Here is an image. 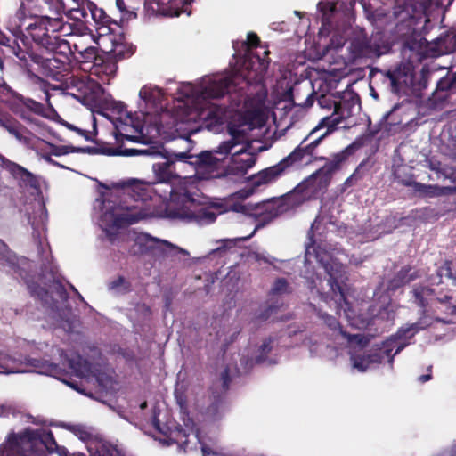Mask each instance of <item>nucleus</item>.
I'll list each match as a JSON object with an SVG mask.
<instances>
[{
  "label": "nucleus",
  "mask_w": 456,
  "mask_h": 456,
  "mask_svg": "<svg viewBox=\"0 0 456 456\" xmlns=\"http://www.w3.org/2000/svg\"><path fill=\"white\" fill-rule=\"evenodd\" d=\"M346 258L345 254H338V256H329L327 259L321 258L320 264L322 265L328 279L322 280L314 273L305 272V278L311 293L316 294L321 301L327 304L330 307H334L337 314H340L343 311L348 321L354 324L356 312L351 307L347 301V288L346 281L347 280L346 266L343 260Z\"/></svg>",
  "instance_id": "6"
},
{
  "label": "nucleus",
  "mask_w": 456,
  "mask_h": 456,
  "mask_svg": "<svg viewBox=\"0 0 456 456\" xmlns=\"http://www.w3.org/2000/svg\"><path fill=\"white\" fill-rule=\"evenodd\" d=\"M308 138H305L302 142L286 158L278 164L267 167L258 174L255 175L251 179V183L255 187L267 185L275 182L281 177L288 167L291 165L305 161L309 162L314 155V151L318 146V139H313L309 143H305Z\"/></svg>",
  "instance_id": "15"
},
{
  "label": "nucleus",
  "mask_w": 456,
  "mask_h": 456,
  "mask_svg": "<svg viewBox=\"0 0 456 456\" xmlns=\"http://www.w3.org/2000/svg\"><path fill=\"white\" fill-rule=\"evenodd\" d=\"M308 138H305L302 142L286 158L278 164L267 167L258 174L255 175L251 179V183L255 187L267 185L275 182L281 177L288 167L291 165L305 161L309 162L314 155V151L318 146V139H313L309 143H305Z\"/></svg>",
  "instance_id": "16"
},
{
  "label": "nucleus",
  "mask_w": 456,
  "mask_h": 456,
  "mask_svg": "<svg viewBox=\"0 0 456 456\" xmlns=\"http://www.w3.org/2000/svg\"><path fill=\"white\" fill-rule=\"evenodd\" d=\"M112 108L113 111L118 114V117L111 119L117 138L122 137L131 142L147 144L160 135L161 131L157 121L145 123L137 113L134 118L127 112L126 105L120 102H114Z\"/></svg>",
  "instance_id": "10"
},
{
  "label": "nucleus",
  "mask_w": 456,
  "mask_h": 456,
  "mask_svg": "<svg viewBox=\"0 0 456 456\" xmlns=\"http://www.w3.org/2000/svg\"><path fill=\"white\" fill-rule=\"evenodd\" d=\"M54 5V9L56 13L64 12L68 18L76 20V21H85L87 22V19L89 17L88 8L86 4L71 6V4L68 2H63L62 0H51Z\"/></svg>",
  "instance_id": "27"
},
{
  "label": "nucleus",
  "mask_w": 456,
  "mask_h": 456,
  "mask_svg": "<svg viewBox=\"0 0 456 456\" xmlns=\"http://www.w3.org/2000/svg\"><path fill=\"white\" fill-rule=\"evenodd\" d=\"M63 427L71 431L78 439L83 441L86 444V449L88 448L89 442L99 436V435L94 434L90 428L81 424H64Z\"/></svg>",
  "instance_id": "35"
},
{
  "label": "nucleus",
  "mask_w": 456,
  "mask_h": 456,
  "mask_svg": "<svg viewBox=\"0 0 456 456\" xmlns=\"http://www.w3.org/2000/svg\"><path fill=\"white\" fill-rule=\"evenodd\" d=\"M16 15L24 24L28 19L31 20L28 23L26 29L37 45L50 52L69 50L68 41L61 37L74 33L72 24L63 21L62 18L59 16L33 15L24 3L20 4Z\"/></svg>",
  "instance_id": "7"
},
{
  "label": "nucleus",
  "mask_w": 456,
  "mask_h": 456,
  "mask_svg": "<svg viewBox=\"0 0 456 456\" xmlns=\"http://www.w3.org/2000/svg\"><path fill=\"white\" fill-rule=\"evenodd\" d=\"M412 294L414 302L423 308V316L417 322L426 319L429 323L425 328L433 325V321L445 324L452 323V320L447 316L456 317V304L452 302V297H435L434 290L422 285L415 286Z\"/></svg>",
  "instance_id": "14"
},
{
  "label": "nucleus",
  "mask_w": 456,
  "mask_h": 456,
  "mask_svg": "<svg viewBox=\"0 0 456 456\" xmlns=\"http://www.w3.org/2000/svg\"><path fill=\"white\" fill-rule=\"evenodd\" d=\"M250 257L257 262L264 261L265 263L272 264V257L262 252H252Z\"/></svg>",
  "instance_id": "54"
},
{
  "label": "nucleus",
  "mask_w": 456,
  "mask_h": 456,
  "mask_svg": "<svg viewBox=\"0 0 456 456\" xmlns=\"http://www.w3.org/2000/svg\"><path fill=\"white\" fill-rule=\"evenodd\" d=\"M314 311L329 329V336L334 343V347L354 346L349 352L350 361L352 367L360 372L377 367L386 358L392 367L394 356L407 346L406 340L411 338L429 324L426 319H422L419 322L406 324L395 335L391 336L380 345H376L375 347L366 350L367 339L362 335H349L342 330L335 317L322 310H317L315 307Z\"/></svg>",
  "instance_id": "4"
},
{
  "label": "nucleus",
  "mask_w": 456,
  "mask_h": 456,
  "mask_svg": "<svg viewBox=\"0 0 456 456\" xmlns=\"http://www.w3.org/2000/svg\"><path fill=\"white\" fill-rule=\"evenodd\" d=\"M259 42L258 37L254 33H248L247 38V45L250 46L256 45Z\"/></svg>",
  "instance_id": "59"
},
{
  "label": "nucleus",
  "mask_w": 456,
  "mask_h": 456,
  "mask_svg": "<svg viewBox=\"0 0 456 456\" xmlns=\"http://www.w3.org/2000/svg\"><path fill=\"white\" fill-rule=\"evenodd\" d=\"M430 169L435 171L436 174V179L438 180H451L452 182H456V167H448L446 165H442L440 162L434 163L431 162Z\"/></svg>",
  "instance_id": "38"
},
{
  "label": "nucleus",
  "mask_w": 456,
  "mask_h": 456,
  "mask_svg": "<svg viewBox=\"0 0 456 456\" xmlns=\"http://www.w3.org/2000/svg\"><path fill=\"white\" fill-rule=\"evenodd\" d=\"M317 10L321 13L322 22L320 32H328L331 28L332 19L337 11L336 4L330 1H320L317 4Z\"/></svg>",
  "instance_id": "34"
},
{
  "label": "nucleus",
  "mask_w": 456,
  "mask_h": 456,
  "mask_svg": "<svg viewBox=\"0 0 456 456\" xmlns=\"http://www.w3.org/2000/svg\"><path fill=\"white\" fill-rule=\"evenodd\" d=\"M28 219L33 230V237L37 243L38 253L47 261L49 245L47 242H44L46 223L48 221V213L45 207L43 204H37V206L34 208L32 215H29Z\"/></svg>",
  "instance_id": "21"
},
{
  "label": "nucleus",
  "mask_w": 456,
  "mask_h": 456,
  "mask_svg": "<svg viewBox=\"0 0 456 456\" xmlns=\"http://www.w3.org/2000/svg\"><path fill=\"white\" fill-rule=\"evenodd\" d=\"M456 88V72L447 73L446 76L442 77L436 85L437 91H449Z\"/></svg>",
  "instance_id": "43"
},
{
  "label": "nucleus",
  "mask_w": 456,
  "mask_h": 456,
  "mask_svg": "<svg viewBox=\"0 0 456 456\" xmlns=\"http://www.w3.org/2000/svg\"><path fill=\"white\" fill-rule=\"evenodd\" d=\"M7 170L17 179L21 186L37 189L39 186L37 177L23 167L11 162H5Z\"/></svg>",
  "instance_id": "30"
},
{
  "label": "nucleus",
  "mask_w": 456,
  "mask_h": 456,
  "mask_svg": "<svg viewBox=\"0 0 456 456\" xmlns=\"http://www.w3.org/2000/svg\"><path fill=\"white\" fill-rule=\"evenodd\" d=\"M314 93L313 91L308 93L306 99L302 102H297V104L305 108L311 107L314 104Z\"/></svg>",
  "instance_id": "58"
},
{
  "label": "nucleus",
  "mask_w": 456,
  "mask_h": 456,
  "mask_svg": "<svg viewBox=\"0 0 456 456\" xmlns=\"http://www.w3.org/2000/svg\"><path fill=\"white\" fill-rule=\"evenodd\" d=\"M108 288L114 293H125L129 289V282L124 277H118L111 281Z\"/></svg>",
  "instance_id": "46"
},
{
  "label": "nucleus",
  "mask_w": 456,
  "mask_h": 456,
  "mask_svg": "<svg viewBox=\"0 0 456 456\" xmlns=\"http://www.w3.org/2000/svg\"><path fill=\"white\" fill-rule=\"evenodd\" d=\"M40 447L58 456H69L70 452L64 446L58 445L53 433L43 428H26L20 435H11L0 445V456H29V452Z\"/></svg>",
  "instance_id": "8"
},
{
  "label": "nucleus",
  "mask_w": 456,
  "mask_h": 456,
  "mask_svg": "<svg viewBox=\"0 0 456 456\" xmlns=\"http://www.w3.org/2000/svg\"><path fill=\"white\" fill-rule=\"evenodd\" d=\"M334 112L332 115L323 118L319 125L311 131L306 138L313 137L321 129L326 128V131L318 135V145L321 141L330 134L338 126L349 118L356 110L360 109L359 99L356 96L349 95L348 98L343 97L338 103L334 102Z\"/></svg>",
  "instance_id": "19"
},
{
  "label": "nucleus",
  "mask_w": 456,
  "mask_h": 456,
  "mask_svg": "<svg viewBox=\"0 0 456 456\" xmlns=\"http://www.w3.org/2000/svg\"><path fill=\"white\" fill-rule=\"evenodd\" d=\"M0 126L20 142H28V139L24 135L25 128L10 115L0 112Z\"/></svg>",
  "instance_id": "32"
},
{
  "label": "nucleus",
  "mask_w": 456,
  "mask_h": 456,
  "mask_svg": "<svg viewBox=\"0 0 456 456\" xmlns=\"http://www.w3.org/2000/svg\"><path fill=\"white\" fill-rule=\"evenodd\" d=\"M47 289L39 288L33 290L49 309L48 315L53 320V324L70 331L74 328L75 315L68 305V294L62 283L52 273Z\"/></svg>",
  "instance_id": "12"
},
{
  "label": "nucleus",
  "mask_w": 456,
  "mask_h": 456,
  "mask_svg": "<svg viewBox=\"0 0 456 456\" xmlns=\"http://www.w3.org/2000/svg\"><path fill=\"white\" fill-rule=\"evenodd\" d=\"M395 315L394 305L391 304L382 307L378 314V317L386 320V321H392L394 320Z\"/></svg>",
  "instance_id": "49"
},
{
  "label": "nucleus",
  "mask_w": 456,
  "mask_h": 456,
  "mask_svg": "<svg viewBox=\"0 0 456 456\" xmlns=\"http://www.w3.org/2000/svg\"><path fill=\"white\" fill-rule=\"evenodd\" d=\"M17 103H20L35 114L44 115L45 113V106L42 103L22 94H20Z\"/></svg>",
  "instance_id": "42"
},
{
  "label": "nucleus",
  "mask_w": 456,
  "mask_h": 456,
  "mask_svg": "<svg viewBox=\"0 0 456 456\" xmlns=\"http://www.w3.org/2000/svg\"><path fill=\"white\" fill-rule=\"evenodd\" d=\"M395 175L403 184L412 187L416 192L422 196L431 198L436 197L444 194L447 191L450 190L448 187H440L438 185H429L416 182L411 176L401 179L399 171H395Z\"/></svg>",
  "instance_id": "28"
},
{
  "label": "nucleus",
  "mask_w": 456,
  "mask_h": 456,
  "mask_svg": "<svg viewBox=\"0 0 456 456\" xmlns=\"http://www.w3.org/2000/svg\"><path fill=\"white\" fill-rule=\"evenodd\" d=\"M166 216L171 219L195 222L200 225L213 223L216 214L212 207H202L191 196L184 192L170 191V200L166 207Z\"/></svg>",
  "instance_id": "13"
},
{
  "label": "nucleus",
  "mask_w": 456,
  "mask_h": 456,
  "mask_svg": "<svg viewBox=\"0 0 456 456\" xmlns=\"http://www.w3.org/2000/svg\"><path fill=\"white\" fill-rule=\"evenodd\" d=\"M328 98L324 95H322L319 99H318V104L320 105V107L322 108H325L327 107V103H328Z\"/></svg>",
  "instance_id": "64"
},
{
  "label": "nucleus",
  "mask_w": 456,
  "mask_h": 456,
  "mask_svg": "<svg viewBox=\"0 0 456 456\" xmlns=\"http://www.w3.org/2000/svg\"><path fill=\"white\" fill-rule=\"evenodd\" d=\"M290 288L287 281L283 278L277 279L273 283V286L271 289V294L273 296H281L284 294L290 293Z\"/></svg>",
  "instance_id": "47"
},
{
  "label": "nucleus",
  "mask_w": 456,
  "mask_h": 456,
  "mask_svg": "<svg viewBox=\"0 0 456 456\" xmlns=\"http://www.w3.org/2000/svg\"><path fill=\"white\" fill-rule=\"evenodd\" d=\"M89 456H123L118 446L99 436L89 442Z\"/></svg>",
  "instance_id": "26"
},
{
  "label": "nucleus",
  "mask_w": 456,
  "mask_h": 456,
  "mask_svg": "<svg viewBox=\"0 0 456 456\" xmlns=\"http://www.w3.org/2000/svg\"><path fill=\"white\" fill-rule=\"evenodd\" d=\"M232 372V370L231 367H227L222 373H221V379L223 381V387L226 389L228 387L229 382H230V373Z\"/></svg>",
  "instance_id": "57"
},
{
  "label": "nucleus",
  "mask_w": 456,
  "mask_h": 456,
  "mask_svg": "<svg viewBox=\"0 0 456 456\" xmlns=\"http://www.w3.org/2000/svg\"><path fill=\"white\" fill-rule=\"evenodd\" d=\"M311 249L314 250V248L311 246H306L305 248V265H309L311 263L310 256L312 255Z\"/></svg>",
  "instance_id": "63"
},
{
  "label": "nucleus",
  "mask_w": 456,
  "mask_h": 456,
  "mask_svg": "<svg viewBox=\"0 0 456 456\" xmlns=\"http://www.w3.org/2000/svg\"><path fill=\"white\" fill-rule=\"evenodd\" d=\"M151 153L152 152L149 148L143 150L125 149L120 152V154L124 156L150 155Z\"/></svg>",
  "instance_id": "53"
},
{
  "label": "nucleus",
  "mask_w": 456,
  "mask_h": 456,
  "mask_svg": "<svg viewBox=\"0 0 456 456\" xmlns=\"http://www.w3.org/2000/svg\"><path fill=\"white\" fill-rule=\"evenodd\" d=\"M438 456H456V443L450 448L443 451Z\"/></svg>",
  "instance_id": "60"
},
{
  "label": "nucleus",
  "mask_w": 456,
  "mask_h": 456,
  "mask_svg": "<svg viewBox=\"0 0 456 456\" xmlns=\"http://www.w3.org/2000/svg\"><path fill=\"white\" fill-rule=\"evenodd\" d=\"M26 82L28 86L32 92L39 90L43 94V97L38 96L41 100H45L49 107L50 103V94H49V83L40 77L38 75L34 73L29 68L24 71Z\"/></svg>",
  "instance_id": "31"
},
{
  "label": "nucleus",
  "mask_w": 456,
  "mask_h": 456,
  "mask_svg": "<svg viewBox=\"0 0 456 456\" xmlns=\"http://www.w3.org/2000/svg\"><path fill=\"white\" fill-rule=\"evenodd\" d=\"M116 5L120 12H126L129 13V15H134V17L136 16L135 13L132 10H129V8H131L133 10L135 8L131 7V6L127 7L125 3V0H116Z\"/></svg>",
  "instance_id": "55"
},
{
  "label": "nucleus",
  "mask_w": 456,
  "mask_h": 456,
  "mask_svg": "<svg viewBox=\"0 0 456 456\" xmlns=\"http://www.w3.org/2000/svg\"><path fill=\"white\" fill-rule=\"evenodd\" d=\"M88 13L96 24H105L108 22L109 17L104 13L102 9H99L94 3L87 4Z\"/></svg>",
  "instance_id": "45"
},
{
  "label": "nucleus",
  "mask_w": 456,
  "mask_h": 456,
  "mask_svg": "<svg viewBox=\"0 0 456 456\" xmlns=\"http://www.w3.org/2000/svg\"><path fill=\"white\" fill-rule=\"evenodd\" d=\"M348 156V149L335 154L322 168L313 175V179L318 183L320 187H326L333 175L338 170L342 163Z\"/></svg>",
  "instance_id": "25"
},
{
  "label": "nucleus",
  "mask_w": 456,
  "mask_h": 456,
  "mask_svg": "<svg viewBox=\"0 0 456 456\" xmlns=\"http://www.w3.org/2000/svg\"><path fill=\"white\" fill-rule=\"evenodd\" d=\"M356 179H357V170L345 181L344 186L345 187L352 186L354 181Z\"/></svg>",
  "instance_id": "61"
},
{
  "label": "nucleus",
  "mask_w": 456,
  "mask_h": 456,
  "mask_svg": "<svg viewBox=\"0 0 456 456\" xmlns=\"http://www.w3.org/2000/svg\"><path fill=\"white\" fill-rule=\"evenodd\" d=\"M14 413V408L11 404H0V417H7Z\"/></svg>",
  "instance_id": "56"
},
{
  "label": "nucleus",
  "mask_w": 456,
  "mask_h": 456,
  "mask_svg": "<svg viewBox=\"0 0 456 456\" xmlns=\"http://www.w3.org/2000/svg\"><path fill=\"white\" fill-rule=\"evenodd\" d=\"M19 93L12 90L3 78L0 77V102L12 105L18 102Z\"/></svg>",
  "instance_id": "39"
},
{
  "label": "nucleus",
  "mask_w": 456,
  "mask_h": 456,
  "mask_svg": "<svg viewBox=\"0 0 456 456\" xmlns=\"http://www.w3.org/2000/svg\"><path fill=\"white\" fill-rule=\"evenodd\" d=\"M268 66L267 60L249 52L245 55L239 73L229 75L239 77L236 90L232 88V91H240V99L233 108L237 117L227 126L230 138L225 142L232 145L230 163L226 166L227 175H244L256 163V156L249 151L251 146L248 134L264 123V95L259 94V90Z\"/></svg>",
  "instance_id": "2"
},
{
  "label": "nucleus",
  "mask_w": 456,
  "mask_h": 456,
  "mask_svg": "<svg viewBox=\"0 0 456 456\" xmlns=\"http://www.w3.org/2000/svg\"><path fill=\"white\" fill-rule=\"evenodd\" d=\"M75 151L74 147L61 145V146H53L52 145V154L54 156H61L69 154V152Z\"/></svg>",
  "instance_id": "52"
},
{
  "label": "nucleus",
  "mask_w": 456,
  "mask_h": 456,
  "mask_svg": "<svg viewBox=\"0 0 456 456\" xmlns=\"http://www.w3.org/2000/svg\"><path fill=\"white\" fill-rule=\"evenodd\" d=\"M134 245L130 248L132 255L149 254L157 257H174L178 255L188 256L187 250L145 232L134 233Z\"/></svg>",
  "instance_id": "18"
},
{
  "label": "nucleus",
  "mask_w": 456,
  "mask_h": 456,
  "mask_svg": "<svg viewBox=\"0 0 456 456\" xmlns=\"http://www.w3.org/2000/svg\"><path fill=\"white\" fill-rule=\"evenodd\" d=\"M158 5V12L164 16H179L183 12L188 15V7L192 0H153Z\"/></svg>",
  "instance_id": "29"
},
{
  "label": "nucleus",
  "mask_w": 456,
  "mask_h": 456,
  "mask_svg": "<svg viewBox=\"0 0 456 456\" xmlns=\"http://www.w3.org/2000/svg\"><path fill=\"white\" fill-rule=\"evenodd\" d=\"M411 272V269H402L397 275L390 282V288L392 289H395L406 283H409L410 281L415 280L418 275L416 272Z\"/></svg>",
  "instance_id": "40"
},
{
  "label": "nucleus",
  "mask_w": 456,
  "mask_h": 456,
  "mask_svg": "<svg viewBox=\"0 0 456 456\" xmlns=\"http://www.w3.org/2000/svg\"><path fill=\"white\" fill-rule=\"evenodd\" d=\"M152 423L154 428L165 436L163 442L167 445L176 444L180 450L186 452L196 449L200 444L202 456H233L223 448L202 443L198 429L195 428L193 421L190 419L184 420L185 428L175 422H168L161 426L156 412H154Z\"/></svg>",
  "instance_id": "9"
},
{
  "label": "nucleus",
  "mask_w": 456,
  "mask_h": 456,
  "mask_svg": "<svg viewBox=\"0 0 456 456\" xmlns=\"http://www.w3.org/2000/svg\"><path fill=\"white\" fill-rule=\"evenodd\" d=\"M43 158L49 164H52V165H54V166H58V167H62V168H66L63 165L59 164L56 161H54L50 155H44Z\"/></svg>",
  "instance_id": "62"
},
{
  "label": "nucleus",
  "mask_w": 456,
  "mask_h": 456,
  "mask_svg": "<svg viewBox=\"0 0 456 456\" xmlns=\"http://www.w3.org/2000/svg\"><path fill=\"white\" fill-rule=\"evenodd\" d=\"M116 67L111 62H94L91 68V74L95 75L102 83H108L111 76L114 75Z\"/></svg>",
  "instance_id": "36"
},
{
  "label": "nucleus",
  "mask_w": 456,
  "mask_h": 456,
  "mask_svg": "<svg viewBox=\"0 0 456 456\" xmlns=\"http://www.w3.org/2000/svg\"><path fill=\"white\" fill-rule=\"evenodd\" d=\"M346 43V39L342 35L334 34L330 39L329 47L336 51L341 49Z\"/></svg>",
  "instance_id": "51"
},
{
  "label": "nucleus",
  "mask_w": 456,
  "mask_h": 456,
  "mask_svg": "<svg viewBox=\"0 0 456 456\" xmlns=\"http://www.w3.org/2000/svg\"><path fill=\"white\" fill-rule=\"evenodd\" d=\"M176 154H181V151H170L164 161L153 164L152 170L159 182L167 183L172 178L178 176L177 165H183L184 161L178 159Z\"/></svg>",
  "instance_id": "24"
},
{
  "label": "nucleus",
  "mask_w": 456,
  "mask_h": 456,
  "mask_svg": "<svg viewBox=\"0 0 456 456\" xmlns=\"http://www.w3.org/2000/svg\"><path fill=\"white\" fill-rule=\"evenodd\" d=\"M294 198V194H289L286 197L274 198L258 203L256 206L254 215L261 218L260 222L262 224L270 223L275 217L289 211L291 208L298 205Z\"/></svg>",
  "instance_id": "20"
},
{
  "label": "nucleus",
  "mask_w": 456,
  "mask_h": 456,
  "mask_svg": "<svg viewBox=\"0 0 456 456\" xmlns=\"http://www.w3.org/2000/svg\"><path fill=\"white\" fill-rule=\"evenodd\" d=\"M96 53H97V49L94 46L87 47V48L84 49L83 51L79 52L82 58L86 61H89L91 60H94L95 61L94 62L102 61L101 60H98L96 58Z\"/></svg>",
  "instance_id": "50"
},
{
  "label": "nucleus",
  "mask_w": 456,
  "mask_h": 456,
  "mask_svg": "<svg viewBox=\"0 0 456 456\" xmlns=\"http://www.w3.org/2000/svg\"><path fill=\"white\" fill-rule=\"evenodd\" d=\"M165 94L155 86L146 85L139 91L138 101V115H140L143 122L153 123L157 121L159 130L165 128L164 123L170 118L169 112L164 109L163 100Z\"/></svg>",
  "instance_id": "17"
},
{
  "label": "nucleus",
  "mask_w": 456,
  "mask_h": 456,
  "mask_svg": "<svg viewBox=\"0 0 456 456\" xmlns=\"http://www.w3.org/2000/svg\"><path fill=\"white\" fill-rule=\"evenodd\" d=\"M453 0H448V6ZM443 0H396L393 15L397 20L398 29L405 26L409 32L427 31L426 25L436 10L441 7Z\"/></svg>",
  "instance_id": "11"
},
{
  "label": "nucleus",
  "mask_w": 456,
  "mask_h": 456,
  "mask_svg": "<svg viewBox=\"0 0 456 456\" xmlns=\"http://www.w3.org/2000/svg\"><path fill=\"white\" fill-rule=\"evenodd\" d=\"M52 356L61 362V366L57 363L49 362L47 360L29 358L19 355L10 356L0 352V373H25L36 372L42 375L54 377L69 387L84 394L77 383L69 381L63 378L67 373L66 369L75 376L85 379L89 382H95L104 389L111 386V377L102 371L101 365L98 362H92L88 359H84L81 355L74 353H65L61 348H53Z\"/></svg>",
  "instance_id": "5"
},
{
  "label": "nucleus",
  "mask_w": 456,
  "mask_h": 456,
  "mask_svg": "<svg viewBox=\"0 0 456 456\" xmlns=\"http://www.w3.org/2000/svg\"><path fill=\"white\" fill-rule=\"evenodd\" d=\"M399 76L400 71L397 70L387 71L386 74L391 91L394 93H397L399 91Z\"/></svg>",
  "instance_id": "48"
},
{
  "label": "nucleus",
  "mask_w": 456,
  "mask_h": 456,
  "mask_svg": "<svg viewBox=\"0 0 456 456\" xmlns=\"http://www.w3.org/2000/svg\"><path fill=\"white\" fill-rule=\"evenodd\" d=\"M274 340L273 338L265 339L262 344L252 352L249 356L248 354H243L240 358V363L235 365L234 369L238 373L247 372L251 369L254 364L272 365L277 362L276 359L269 355L273 350Z\"/></svg>",
  "instance_id": "22"
},
{
  "label": "nucleus",
  "mask_w": 456,
  "mask_h": 456,
  "mask_svg": "<svg viewBox=\"0 0 456 456\" xmlns=\"http://www.w3.org/2000/svg\"><path fill=\"white\" fill-rule=\"evenodd\" d=\"M443 277L456 280V273L452 272V262L446 261L442 266L436 270V277L431 278L430 281L433 284H439Z\"/></svg>",
  "instance_id": "41"
},
{
  "label": "nucleus",
  "mask_w": 456,
  "mask_h": 456,
  "mask_svg": "<svg viewBox=\"0 0 456 456\" xmlns=\"http://www.w3.org/2000/svg\"><path fill=\"white\" fill-rule=\"evenodd\" d=\"M350 61L360 58L379 57L381 54L379 49L371 44L367 35L362 31H355L349 40L347 46Z\"/></svg>",
  "instance_id": "23"
},
{
  "label": "nucleus",
  "mask_w": 456,
  "mask_h": 456,
  "mask_svg": "<svg viewBox=\"0 0 456 456\" xmlns=\"http://www.w3.org/2000/svg\"><path fill=\"white\" fill-rule=\"evenodd\" d=\"M236 76L216 74L205 76L195 84L183 83L177 88L175 117L171 127L181 132V142L186 149L176 154L178 159L193 167L199 180L220 178L227 175L224 170L226 160L232 145L225 141L216 148L193 153V141L190 136L202 129L215 134L220 133L226 119L224 108L212 103V99H218L232 93L237 86Z\"/></svg>",
  "instance_id": "1"
},
{
  "label": "nucleus",
  "mask_w": 456,
  "mask_h": 456,
  "mask_svg": "<svg viewBox=\"0 0 456 456\" xmlns=\"http://www.w3.org/2000/svg\"><path fill=\"white\" fill-rule=\"evenodd\" d=\"M76 86L86 96H90V94H92V98L102 92L101 85L89 77H85L77 80Z\"/></svg>",
  "instance_id": "37"
},
{
  "label": "nucleus",
  "mask_w": 456,
  "mask_h": 456,
  "mask_svg": "<svg viewBox=\"0 0 456 456\" xmlns=\"http://www.w3.org/2000/svg\"><path fill=\"white\" fill-rule=\"evenodd\" d=\"M31 60L42 69L45 76L53 78L58 75V69L63 65V62L55 57L44 58L35 54L31 56Z\"/></svg>",
  "instance_id": "33"
},
{
  "label": "nucleus",
  "mask_w": 456,
  "mask_h": 456,
  "mask_svg": "<svg viewBox=\"0 0 456 456\" xmlns=\"http://www.w3.org/2000/svg\"><path fill=\"white\" fill-rule=\"evenodd\" d=\"M151 186L128 178L112 183L109 195H102L94 205V218L104 231L134 224L154 215L149 200Z\"/></svg>",
  "instance_id": "3"
},
{
  "label": "nucleus",
  "mask_w": 456,
  "mask_h": 456,
  "mask_svg": "<svg viewBox=\"0 0 456 456\" xmlns=\"http://www.w3.org/2000/svg\"><path fill=\"white\" fill-rule=\"evenodd\" d=\"M256 229H257V226H256L255 229L253 230V232L248 236L238 237L235 239L221 240H220L221 245L219 247H217L216 249H213L210 254L222 252L225 248H232L233 246H235L236 241H245V240H248L249 238H251L253 236V234L256 232Z\"/></svg>",
  "instance_id": "44"
}]
</instances>
